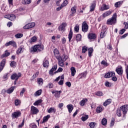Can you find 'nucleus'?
<instances>
[{"label":"nucleus","instance_id":"obj_15","mask_svg":"<svg viewBox=\"0 0 128 128\" xmlns=\"http://www.w3.org/2000/svg\"><path fill=\"white\" fill-rule=\"evenodd\" d=\"M56 68H58V65H54V66H52L51 70L49 71V74H52L54 72V70H56Z\"/></svg>","mask_w":128,"mask_h":128},{"label":"nucleus","instance_id":"obj_34","mask_svg":"<svg viewBox=\"0 0 128 128\" xmlns=\"http://www.w3.org/2000/svg\"><path fill=\"white\" fill-rule=\"evenodd\" d=\"M10 54V52H6L5 54H4L2 56H1V58H6Z\"/></svg>","mask_w":128,"mask_h":128},{"label":"nucleus","instance_id":"obj_8","mask_svg":"<svg viewBox=\"0 0 128 128\" xmlns=\"http://www.w3.org/2000/svg\"><path fill=\"white\" fill-rule=\"evenodd\" d=\"M6 46H12L14 48H16V43L14 40L6 42L5 44Z\"/></svg>","mask_w":128,"mask_h":128},{"label":"nucleus","instance_id":"obj_61","mask_svg":"<svg viewBox=\"0 0 128 128\" xmlns=\"http://www.w3.org/2000/svg\"><path fill=\"white\" fill-rule=\"evenodd\" d=\"M126 32V29L122 28V30H120L119 34H124V32Z\"/></svg>","mask_w":128,"mask_h":128},{"label":"nucleus","instance_id":"obj_64","mask_svg":"<svg viewBox=\"0 0 128 128\" xmlns=\"http://www.w3.org/2000/svg\"><path fill=\"white\" fill-rule=\"evenodd\" d=\"M13 2L14 0H8V2L10 6H14Z\"/></svg>","mask_w":128,"mask_h":128},{"label":"nucleus","instance_id":"obj_30","mask_svg":"<svg viewBox=\"0 0 128 128\" xmlns=\"http://www.w3.org/2000/svg\"><path fill=\"white\" fill-rule=\"evenodd\" d=\"M72 14L71 16H73L74 14L76 12V6H74L71 8Z\"/></svg>","mask_w":128,"mask_h":128},{"label":"nucleus","instance_id":"obj_46","mask_svg":"<svg viewBox=\"0 0 128 128\" xmlns=\"http://www.w3.org/2000/svg\"><path fill=\"white\" fill-rule=\"evenodd\" d=\"M88 118V115H86L84 116H83L82 117L81 120H82V122H86V120Z\"/></svg>","mask_w":128,"mask_h":128},{"label":"nucleus","instance_id":"obj_6","mask_svg":"<svg viewBox=\"0 0 128 128\" xmlns=\"http://www.w3.org/2000/svg\"><path fill=\"white\" fill-rule=\"evenodd\" d=\"M22 113L20 111L14 112L12 114V118H18V116H20Z\"/></svg>","mask_w":128,"mask_h":128},{"label":"nucleus","instance_id":"obj_27","mask_svg":"<svg viewBox=\"0 0 128 128\" xmlns=\"http://www.w3.org/2000/svg\"><path fill=\"white\" fill-rule=\"evenodd\" d=\"M112 102V99L109 98L105 101V102L104 103V106H106L110 104Z\"/></svg>","mask_w":128,"mask_h":128},{"label":"nucleus","instance_id":"obj_12","mask_svg":"<svg viewBox=\"0 0 128 128\" xmlns=\"http://www.w3.org/2000/svg\"><path fill=\"white\" fill-rule=\"evenodd\" d=\"M6 60L4 59L0 63V72L4 70V66L6 65Z\"/></svg>","mask_w":128,"mask_h":128},{"label":"nucleus","instance_id":"obj_58","mask_svg":"<svg viewBox=\"0 0 128 128\" xmlns=\"http://www.w3.org/2000/svg\"><path fill=\"white\" fill-rule=\"evenodd\" d=\"M16 63L13 61L11 62L10 66L12 68H14L16 66Z\"/></svg>","mask_w":128,"mask_h":128},{"label":"nucleus","instance_id":"obj_21","mask_svg":"<svg viewBox=\"0 0 128 128\" xmlns=\"http://www.w3.org/2000/svg\"><path fill=\"white\" fill-rule=\"evenodd\" d=\"M48 66H50V64L48 63V60H44L43 61V66L44 68H48Z\"/></svg>","mask_w":128,"mask_h":128},{"label":"nucleus","instance_id":"obj_36","mask_svg":"<svg viewBox=\"0 0 128 128\" xmlns=\"http://www.w3.org/2000/svg\"><path fill=\"white\" fill-rule=\"evenodd\" d=\"M68 38L70 42V40L72 38V29H70V33L68 34Z\"/></svg>","mask_w":128,"mask_h":128},{"label":"nucleus","instance_id":"obj_25","mask_svg":"<svg viewBox=\"0 0 128 128\" xmlns=\"http://www.w3.org/2000/svg\"><path fill=\"white\" fill-rule=\"evenodd\" d=\"M86 102H88V99L84 98L80 102V105L81 106H84V104H86Z\"/></svg>","mask_w":128,"mask_h":128},{"label":"nucleus","instance_id":"obj_24","mask_svg":"<svg viewBox=\"0 0 128 128\" xmlns=\"http://www.w3.org/2000/svg\"><path fill=\"white\" fill-rule=\"evenodd\" d=\"M48 114H52V112H54V114H56V110L54 108H50L48 110Z\"/></svg>","mask_w":128,"mask_h":128},{"label":"nucleus","instance_id":"obj_56","mask_svg":"<svg viewBox=\"0 0 128 128\" xmlns=\"http://www.w3.org/2000/svg\"><path fill=\"white\" fill-rule=\"evenodd\" d=\"M96 96H102V92L100 91L97 92L96 93Z\"/></svg>","mask_w":128,"mask_h":128},{"label":"nucleus","instance_id":"obj_1","mask_svg":"<svg viewBox=\"0 0 128 128\" xmlns=\"http://www.w3.org/2000/svg\"><path fill=\"white\" fill-rule=\"evenodd\" d=\"M106 24L110 26H112V24H116V13H114L112 15V18L107 20Z\"/></svg>","mask_w":128,"mask_h":128},{"label":"nucleus","instance_id":"obj_40","mask_svg":"<svg viewBox=\"0 0 128 128\" xmlns=\"http://www.w3.org/2000/svg\"><path fill=\"white\" fill-rule=\"evenodd\" d=\"M107 122H108V120L106 118H104L102 120V126H106Z\"/></svg>","mask_w":128,"mask_h":128},{"label":"nucleus","instance_id":"obj_23","mask_svg":"<svg viewBox=\"0 0 128 128\" xmlns=\"http://www.w3.org/2000/svg\"><path fill=\"white\" fill-rule=\"evenodd\" d=\"M37 40H38V38H36V36H34L32 37L30 40H29V42L30 44H32V42H36Z\"/></svg>","mask_w":128,"mask_h":128},{"label":"nucleus","instance_id":"obj_38","mask_svg":"<svg viewBox=\"0 0 128 128\" xmlns=\"http://www.w3.org/2000/svg\"><path fill=\"white\" fill-rule=\"evenodd\" d=\"M92 52H94V50L92 48H90L88 49V56L90 58L92 56Z\"/></svg>","mask_w":128,"mask_h":128},{"label":"nucleus","instance_id":"obj_50","mask_svg":"<svg viewBox=\"0 0 128 128\" xmlns=\"http://www.w3.org/2000/svg\"><path fill=\"white\" fill-rule=\"evenodd\" d=\"M88 51V47L84 46L82 48V54H86V52Z\"/></svg>","mask_w":128,"mask_h":128},{"label":"nucleus","instance_id":"obj_13","mask_svg":"<svg viewBox=\"0 0 128 128\" xmlns=\"http://www.w3.org/2000/svg\"><path fill=\"white\" fill-rule=\"evenodd\" d=\"M52 94H55L54 96L56 98H60V94H62V90L58 91V90H55V91H52Z\"/></svg>","mask_w":128,"mask_h":128},{"label":"nucleus","instance_id":"obj_43","mask_svg":"<svg viewBox=\"0 0 128 128\" xmlns=\"http://www.w3.org/2000/svg\"><path fill=\"white\" fill-rule=\"evenodd\" d=\"M42 90H38L36 92L34 96H40V94H42Z\"/></svg>","mask_w":128,"mask_h":128},{"label":"nucleus","instance_id":"obj_2","mask_svg":"<svg viewBox=\"0 0 128 128\" xmlns=\"http://www.w3.org/2000/svg\"><path fill=\"white\" fill-rule=\"evenodd\" d=\"M22 76V74L20 73H14L11 76H10V78L11 80H18L19 78H20Z\"/></svg>","mask_w":128,"mask_h":128},{"label":"nucleus","instance_id":"obj_62","mask_svg":"<svg viewBox=\"0 0 128 128\" xmlns=\"http://www.w3.org/2000/svg\"><path fill=\"white\" fill-rule=\"evenodd\" d=\"M101 64L104 66H108V62H106L105 60H102L101 62Z\"/></svg>","mask_w":128,"mask_h":128},{"label":"nucleus","instance_id":"obj_44","mask_svg":"<svg viewBox=\"0 0 128 128\" xmlns=\"http://www.w3.org/2000/svg\"><path fill=\"white\" fill-rule=\"evenodd\" d=\"M96 112H98V114H100L102 112V108L100 106L96 108Z\"/></svg>","mask_w":128,"mask_h":128},{"label":"nucleus","instance_id":"obj_49","mask_svg":"<svg viewBox=\"0 0 128 128\" xmlns=\"http://www.w3.org/2000/svg\"><path fill=\"white\" fill-rule=\"evenodd\" d=\"M89 126H90V128H94V127L96 126V122H90L89 124Z\"/></svg>","mask_w":128,"mask_h":128},{"label":"nucleus","instance_id":"obj_9","mask_svg":"<svg viewBox=\"0 0 128 128\" xmlns=\"http://www.w3.org/2000/svg\"><path fill=\"white\" fill-rule=\"evenodd\" d=\"M116 76V73L114 72H108L104 75V78H112V76Z\"/></svg>","mask_w":128,"mask_h":128},{"label":"nucleus","instance_id":"obj_45","mask_svg":"<svg viewBox=\"0 0 128 128\" xmlns=\"http://www.w3.org/2000/svg\"><path fill=\"white\" fill-rule=\"evenodd\" d=\"M38 84L40 86H42V84H44V80H42V78H40L38 79Z\"/></svg>","mask_w":128,"mask_h":128},{"label":"nucleus","instance_id":"obj_18","mask_svg":"<svg viewBox=\"0 0 128 128\" xmlns=\"http://www.w3.org/2000/svg\"><path fill=\"white\" fill-rule=\"evenodd\" d=\"M70 70H71V76H74L76 72V68L74 66H72L70 68Z\"/></svg>","mask_w":128,"mask_h":128},{"label":"nucleus","instance_id":"obj_31","mask_svg":"<svg viewBox=\"0 0 128 128\" xmlns=\"http://www.w3.org/2000/svg\"><path fill=\"white\" fill-rule=\"evenodd\" d=\"M22 50H24V47L20 46L16 51L17 54H22V52H24V51H22Z\"/></svg>","mask_w":128,"mask_h":128},{"label":"nucleus","instance_id":"obj_47","mask_svg":"<svg viewBox=\"0 0 128 128\" xmlns=\"http://www.w3.org/2000/svg\"><path fill=\"white\" fill-rule=\"evenodd\" d=\"M14 104H15V106H19V104H20V100H18V99L16 100H14Z\"/></svg>","mask_w":128,"mask_h":128},{"label":"nucleus","instance_id":"obj_33","mask_svg":"<svg viewBox=\"0 0 128 128\" xmlns=\"http://www.w3.org/2000/svg\"><path fill=\"white\" fill-rule=\"evenodd\" d=\"M42 102V100H39L35 102L34 103V106H40V104Z\"/></svg>","mask_w":128,"mask_h":128},{"label":"nucleus","instance_id":"obj_42","mask_svg":"<svg viewBox=\"0 0 128 128\" xmlns=\"http://www.w3.org/2000/svg\"><path fill=\"white\" fill-rule=\"evenodd\" d=\"M76 40L77 42H80L82 40V35L80 34H78L76 36Z\"/></svg>","mask_w":128,"mask_h":128},{"label":"nucleus","instance_id":"obj_5","mask_svg":"<svg viewBox=\"0 0 128 128\" xmlns=\"http://www.w3.org/2000/svg\"><path fill=\"white\" fill-rule=\"evenodd\" d=\"M56 58L58 60V65L62 68H63V66H64V61L62 60V57L60 56H56Z\"/></svg>","mask_w":128,"mask_h":128},{"label":"nucleus","instance_id":"obj_20","mask_svg":"<svg viewBox=\"0 0 128 128\" xmlns=\"http://www.w3.org/2000/svg\"><path fill=\"white\" fill-rule=\"evenodd\" d=\"M67 108L68 109V112L70 114L72 112V110H74V106L72 104H68L67 105Z\"/></svg>","mask_w":128,"mask_h":128},{"label":"nucleus","instance_id":"obj_32","mask_svg":"<svg viewBox=\"0 0 128 128\" xmlns=\"http://www.w3.org/2000/svg\"><path fill=\"white\" fill-rule=\"evenodd\" d=\"M50 118V115H47L46 116L44 117L42 124H44V122H48Z\"/></svg>","mask_w":128,"mask_h":128},{"label":"nucleus","instance_id":"obj_48","mask_svg":"<svg viewBox=\"0 0 128 128\" xmlns=\"http://www.w3.org/2000/svg\"><path fill=\"white\" fill-rule=\"evenodd\" d=\"M80 76V79L82 78H86V72H84L82 73H81Z\"/></svg>","mask_w":128,"mask_h":128},{"label":"nucleus","instance_id":"obj_29","mask_svg":"<svg viewBox=\"0 0 128 128\" xmlns=\"http://www.w3.org/2000/svg\"><path fill=\"white\" fill-rule=\"evenodd\" d=\"M54 54L56 58V56H58V54H60V51H58V50L57 48H55L54 50Z\"/></svg>","mask_w":128,"mask_h":128},{"label":"nucleus","instance_id":"obj_35","mask_svg":"<svg viewBox=\"0 0 128 128\" xmlns=\"http://www.w3.org/2000/svg\"><path fill=\"white\" fill-rule=\"evenodd\" d=\"M16 38H22L24 36V34L21 33H18L14 36Z\"/></svg>","mask_w":128,"mask_h":128},{"label":"nucleus","instance_id":"obj_16","mask_svg":"<svg viewBox=\"0 0 128 128\" xmlns=\"http://www.w3.org/2000/svg\"><path fill=\"white\" fill-rule=\"evenodd\" d=\"M108 9H110V6H107L106 4H104L103 6L101 7L100 10H101V12H104V10H106Z\"/></svg>","mask_w":128,"mask_h":128},{"label":"nucleus","instance_id":"obj_22","mask_svg":"<svg viewBox=\"0 0 128 128\" xmlns=\"http://www.w3.org/2000/svg\"><path fill=\"white\" fill-rule=\"evenodd\" d=\"M38 52V46L37 45L34 46V47L31 48L30 52Z\"/></svg>","mask_w":128,"mask_h":128},{"label":"nucleus","instance_id":"obj_60","mask_svg":"<svg viewBox=\"0 0 128 128\" xmlns=\"http://www.w3.org/2000/svg\"><path fill=\"white\" fill-rule=\"evenodd\" d=\"M105 86H107L108 88H110V86H112V84L108 82H106Z\"/></svg>","mask_w":128,"mask_h":128},{"label":"nucleus","instance_id":"obj_57","mask_svg":"<svg viewBox=\"0 0 128 128\" xmlns=\"http://www.w3.org/2000/svg\"><path fill=\"white\" fill-rule=\"evenodd\" d=\"M39 74H40V72H36L32 76V78L34 79L38 77V76Z\"/></svg>","mask_w":128,"mask_h":128},{"label":"nucleus","instance_id":"obj_63","mask_svg":"<svg viewBox=\"0 0 128 128\" xmlns=\"http://www.w3.org/2000/svg\"><path fill=\"white\" fill-rule=\"evenodd\" d=\"M63 58H62L63 62H66L68 58V56L66 55H63Z\"/></svg>","mask_w":128,"mask_h":128},{"label":"nucleus","instance_id":"obj_59","mask_svg":"<svg viewBox=\"0 0 128 128\" xmlns=\"http://www.w3.org/2000/svg\"><path fill=\"white\" fill-rule=\"evenodd\" d=\"M24 92H26V89H24V88H22V90L20 92V96H24Z\"/></svg>","mask_w":128,"mask_h":128},{"label":"nucleus","instance_id":"obj_4","mask_svg":"<svg viewBox=\"0 0 128 128\" xmlns=\"http://www.w3.org/2000/svg\"><path fill=\"white\" fill-rule=\"evenodd\" d=\"M39 112L40 110H38V109L36 107H34V106H31L30 114H37Z\"/></svg>","mask_w":128,"mask_h":128},{"label":"nucleus","instance_id":"obj_41","mask_svg":"<svg viewBox=\"0 0 128 128\" xmlns=\"http://www.w3.org/2000/svg\"><path fill=\"white\" fill-rule=\"evenodd\" d=\"M68 0H65L62 3L61 6H62V7L64 8V6H68Z\"/></svg>","mask_w":128,"mask_h":128},{"label":"nucleus","instance_id":"obj_51","mask_svg":"<svg viewBox=\"0 0 128 128\" xmlns=\"http://www.w3.org/2000/svg\"><path fill=\"white\" fill-rule=\"evenodd\" d=\"M28 24L29 25V28H34L36 26V23L34 22H31V23H28Z\"/></svg>","mask_w":128,"mask_h":128},{"label":"nucleus","instance_id":"obj_19","mask_svg":"<svg viewBox=\"0 0 128 128\" xmlns=\"http://www.w3.org/2000/svg\"><path fill=\"white\" fill-rule=\"evenodd\" d=\"M14 88H15V86H12L11 88H9L8 89L6 90V92H7V94H12V92H14Z\"/></svg>","mask_w":128,"mask_h":128},{"label":"nucleus","instance_id":"obj_11","mask_svg":"<svg viewBox=\"0 0 128 128\" xmlns=\"http://www.w3.org/2000/svg\"><path fill=\"white\" fill-rule=\"evenodd\" d=\"M127 108H128V106H126V105H124L120 108V110H122V112H123L124 116H126V114L128 112Z\"/></svg>","mask_w":128,"mask_h":128},{"label":"nucleus","instance_id":"obj_55","mask_svg":"<svg viewBox=\"0 0 128 128\" xmlns=\"http://www.w3.org/2000/svg\"><path fill=\"white\" fill-rule=\"evenodd\" d=\"M74 30L75 32H78L80 30V26L78 24H76L74 27Z\"/></svg>","mask_w":128,"mask_h":128},{"label":"nucleus","instance_id":"obj_7","mask_svg":"<svg viewBox=\"0 0 128 128\" xmlns=\"http://www.w3.org/2000/svg\"><path fill=\"white\" fill-rule=\"evenodd\" d=\"M4 18H8V20H14L16 16L14 14H12L10 15H6L4 16Z\"/></svg>","mask_w":128,"mask_h":128},{"label":"nucleus","instance_id":"obj_28","mask_svg":"<svg viewBox=\"0 0 128 128\" xmlns=\"http://www.w3.org/2000/svg\"><path fill=\"white\" fill-rule=\"evenodd\" d=\"M116 72L118 74H122V68L120 67L116 69Z\"/></svg>","mask_w":128,"mask_h":128},{"label":"nucleus","instance_id":"obj_26","mask_svg":"<svg viewBox=\"0 0 128 128\" xmlns=\"http://www.w3.org/2000/svg\"><path fill=\"white\" fill-rule=\"evenodd\" d=\"M37 46V48L38 50V52H42V50H44V45H36Z\"/></svg>","mask_w":128,"mask_h":128},{"label":"nucleus","instance_id":"obj_53","mask_svg":"<svg viewBox=\"0 0 128 128\" xmlns=\"http://www.w3.org/2000/svg\"><path fill=\"white\" fill-rule=\"evenodd\" d=\"M116 114L118 116H122V110H117Z\"/></svg>","mask_w":128,"mask_h":128},{"label":"nucleus","instance_id":"obj_37","mask_svg":"<svg viewBox=\"0 0 128 128\" xmlns=\"http://www.w3.org/2000/svg\"><path fill=\"white\" fill-rule=\"evenodd\" d=\"M94 8H96V4L93 3L92 4L91 6H90V12H94Z\"/></svg>","mask_w":128,"mask_h":128},{"label":"nucleus","instance_id":"obj_10","mask_svg":"<svg viewBox=\"0 0 128 128\" xmlns=\"http://www.w3.org/2000/svg\"><path fill=\"white\" fill-rule=\"evenodd\" d=\"M66 23L63 22L58 28V30H61V32H64L66 30Z\"/></svg>","mask_w":128,"mask_h":128},{"label":"nucleus","instance_id":"obj_14","mask_svg":"<svg viewBox=\"0 0 128 128\" xmlns=\"http://www.w3.org/2000/svg\"><path fill=\"white\" fill-rule=\"evenodd\" d=\"M96 38V36L94 34L91 33L88 34V38H89V40H94Z\"/></svg>","mask_w":128,"mask_h":128},{"label":"nucleus","instance_id":"obj_39","mask_svg":"<svg viewBox=\"0 0 128 128\" xmlns=\"http://www.w3.org/2000/svg\"><path fill=\"white\" fill-rule=\"evenodd\" d=\"M32 3V0H24L22 1L23 4H30Z\"/></svg>","mask_w":128,"mask_h":128},{"label":"nucleus","instance_id":"obj_3","mask_svg":"<svg viewBox=\"0 0 128 128\" xmlns=\"http://www.w3.org/2000/svg\"><path fill=\"white\" fill-rule=\"evenodd\" d=\"M88 30V25L86 24V22H84L82 24V31L84 32H86Z\"/></svg>","mask_w":128,"mask_h":128},{"label":"nucleus","instance_id":"obj_52","mask_svg":"<svg viewBox=\"0 0 128 128\" xmlns=\"http://www.w3.org/2000/svg\"><path fill=\"white\" fill-rule=\"evenodd\" d=\"M120 4H122V2L120 1L115 3L114 6L116 8H118L119 6H120Z\"/></svg>","mask_w":128,"mask_h":128},{"label":"nucleus","instance_id":"obj_17","mask_svg":"<svg viewBox=\"0 0 128 128\" xmlns=\"http://www.w3.org/2000/svg\"><path fill=\"white\" fill-rule=\"evenodd\" d=\"M112 11L108 10L102 14L103 18H106V16H110L112 14Z\"/></svg>","mask_w":128,"mask_h":128},{"label":"nucleus","instance_id":"obj_54","mask_svg":"<svg viewBox=\"0 0 128 128\" xmlns=\"http://www.w3.org/2000/svg\"><path fill=\"white\" fill-rule=\"evenodd\" d=\"M116 120L114 119V118H112V120H111V122L110 124V126H114V121Z\"/></svg>","mask_w":128,"mask_h":128}]
</instances>
